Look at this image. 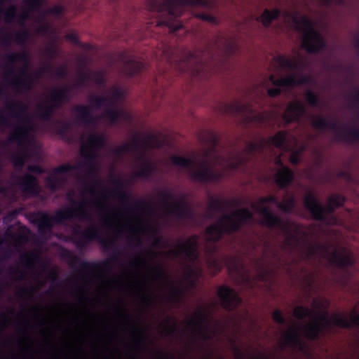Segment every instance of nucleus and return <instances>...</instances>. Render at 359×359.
Here are the masks:
<instances>
[{
  "instance_id": "f257e3e1",
  "label": "nucleus",
  "mask_w": 359,
  "mask_h": 359,
  "mask_svg": "<svg viewBox=\"0 0 359 359\" xmlns=\"http://www.w3.org/2000/svg\"><path fill=\"white\" fill-rule=\"evenodd\" d=\"M93 241H99L105 252H112L109 258L100 262H88L81 260L79 257L67 251L68 257L70 258L69 264L72 267H76L78 265L81 270L100 271L102 269H109L111 262L119 261V257L122 254L121 248L117 246L114 239L104 238L96 226L92 225L84 230H80L77 227L73 229L72 241L78 249L85 250L88 245Z\"/></svg>"
},
{
  "instance_id": "f03ea898",
  "label": "nucleus",
  "mask_w": 359,
  "mask_h": 359,
  "mask_svg": "<svg viewBox=\"0 0 359 359\" xmlns=\"http://www.w3.org/2000/svg\"><path fill=\"white\" fill-rule=\"evenodd\" d=\"M5 109L8 112L9 117L17 118L19 123L14 126L13 131L10 134L8 141L15 143L22 148L20 154L11 157V161L15 168H22L27 158V143L29 141V133L32 130L30 118L26 115L27 106L21 101L6 102Z\"/></svg>"
},
{
  "instance_id": "7ed1b4c3",
  "label": "nucleus",
  "mask_w": 359,
  "mask_h": 359,
  "mask_svg": "<svg viewBox=\"0 0 359 359\" xmlns=\"http://www.w3.org/2000/svg\"><path fill=\"white\" fill-rule=\"evenodd\" d=\"M67 199L71 203L72 207L57 210L54 216H50L46 212H36L32 215V222L37 225L40 233L50 231L54 224H62L65 221L73 218H76L80 221L91 219L90 212L85 208V206L88 205L86 201H77L74 200L72 191L67 194Z\"/></svg>"
},
{
  "instance_id": "20e7f679",
  "label": "nucleus",
  "mask_w": 359,
  "mask_h": 359,
  "mask_svg": "<svg viewBox=\"0 0 359 359\" xmlns=\"http://www.w3.org/2000/svg\"><path fill=\"white\" fill-rule=\"evenodd\" d=\"M212 7L210 0H152L150 10L158 13H165L166 18L157 22V26H165L170 32H175L183 27V25L177 20L186 7Z\"/></svg>"
},
{
  "instance_id": "39448f33",
  "label": "nucleus",
  "mask_w": 359,
  "mask_h": 359,
  "mask_svg": "<svg viewBox=\"0 0 359 359\" xmlns=\"http://www.w3.org/2000/svg\"><path fill=\"white\" fill-rule=\"evenodd\" d=\"M252 219L253 213L246 208H240L231 213H224L217 223L206 228L205 233L208 236V241L217 243L224 234L231 235L238 232Z\"/></svg>"
},
{
  "instance_id": "423d86ee",
  "label": "nucleus",
  "mask_w": 359,
  "mask_h": 359,
  "mask_svg": "<svg viewBox=\"0 0 359 359\" xmlns=\"http://www.w3.org/2000/svg\"><path fill=\"white\" fill-rule=\"evenodd\" d=\"M6 62L7 71L4 79L17 92L29 91L32 88L33 76L25 69L19 71L20 76L15 74L13 65L18 62H22L25 67L29 65V53L26 50L20 53H11L4 57Z\"/></svg>"
},
{
  "instance_id": "0eeeda50",
  "label": "nucleus",
  "mask_w": 359,
  "mask_h": 359,
  "mask_svg": "<svg viewBox=\"0 0 359 359\" xmlns=\"http://www.w3.org/2000/svg\"><path fill=\"white\" fill-rule=\"evenodd\" d=\"M258 203L259 205L253 203L252 208L259 212L261 217L259 223L269 229H278L280 230L287 236L285 240V245L291 246L292 241L294 238V236L290 233L289 224L279 216L275 215L269 207H261V205L264 204L272 203L278 208L279 201L277 196L269 195L265 197H260L258 199Z\"/></svg>"
},
{
  "instance_id": "6e6552de",
  "label": "nucleus",
  "mask_w": 359,
  "mask_h": 359,
  "mask_svg": "<svg viewBox=\"0 0 359 359\" xmlns=\"http://www.w3.org/2000/svg\"><path fill=\"white\" fill-rule=\"evenodd\" d=\"M297 29L303 33L302 48L309 53L318 54L326 49L327 42L324 36L314 27L313 22L306 15L292 18Z\"/></svg>"
},
{
  "instance_id": "1a4fd4ad",
  "label": "nucleus",
  "mask_w": 359,
  "mask_h": 359,
  "mask_svg": "<svg viewBox=\"0 0 359 359\" xmlns=\"http://www.w3.org/2000/svg\"><path fill=\"white\" fill-rule=\"evenodd\" d=\"M171 162L175 165L190 168V177L192 180L208 184L210 182L217 183L224 177V173L220 171L212 170L207 161H201L198 165V170L194 169L196 162L191 158L184 157L178 155H172L170 158Z\"/></svg>"
},
{
  "instance_id": "9d476101",
  "label": "nucleus",
  "mask_w": 359,
  "mask_h": 359,
  "mask_svg": "<svg viewBox=\"0 0 359 359\" xmlns=\"http://www.w3.org/2000/svg\"><path fill=\"white\" fill-rule=\"evenodd\" d=\"M312 126L317 130L330 129L335 132V137L338 141H344L352 144L359 142V128H348L343 125V131L339 130L340 123L336 121H329L322 116H313L311 118Z\"/></svg>"
},
{
  "instance_id": "9b49d317",
  "label": "nucleus",
  "mask_w": 359,
  "mask_h": 359,
  "mask_svg": "<svg viewBox=\"0 0 359 359\" xmlns=\"http://www.w3.org/2000/svg\"><path fill=\"white\" fill-rule=\"evenodd\" d=\"M304 208L311 213L312 218L327 224H336L337 218L333 215L337 209L327 203L323 206L313 192L306 194L303 199Z\"/></svg>"
},
{
  "instance_id": "f8f14e48",
  "label": "nucleus",
  "mask_w": 359,
  "mask_h": 359,
  "mask_svg": "<svg viewBox=\"0 0 359 359\" xmlns=\"http://www.w3.org/2000/svg\"><path fill=\"white\" fill-rule=\"evenodd\" d=\"M159 195L168 215L174 216L179 219H191L194 217L193 210L183 197L179 201L170 203V201L176 198V195L172 191L163 189L159 192Z\"/></svg>"
},
{
  "instance_id": "ddd939ff",
  "label": "nucleus",
  "mask_w": 359,
  "mask_h": 359,
  "mask_svg": "<svg viewBox=\"0 0 359 359\" xmlns=\"http://www.w3.org/2000/svg\"><path fill=\"white\" fill-rule=\"evenodd\" d=\"M338 315L343 316L340 313H338ZM316 316L317 318L315 320L305 325L304 327V336L309 341L319 340L322 336L332 329V325L337 326L334 323L332 318L337 316V314L332 316L330 318L327 311L316 312Z\"/></svg>"
},
{
  "instance_id": "4468645a",
  "label": "nucleus",
  "mask_w": 359,
  "mask_h": 359,
  "mask_svg": "<svg viewBox=\"0 0 359 359\" xmlns=\"http://www.w3.org/2000/svg\"><path fill=\"white\" fill-rule=\"evenodd\" d=\"M28 173L21 177H15V184L20 188L22 192L27 196H36L39 194L41 188L38 178L32 173L41 175L45 170L39 165H29L27 166Z\"/></svg>"
},
{
  "instance_id": "2eb2a0df",
  "label": "nucleus",
  "mask_w": 359,
  "mask_h": 359,
  "mask_svg": "<svg viewBox=\"0 0 359 359\" xmlns=\"http://www.w3.org/2000/svg\"><path fill=\"white\" fill-rule=\"evenodd\" d=\"M265 146H266V142L264 138H262L259 142H248L245 149L246 156H243L240 153L233 154L232 161L226 164L227 168L231 170H238L248 162L251 156H254L257 151H262Z\"/></svg>"
},
{
  "instance_id": "dca6fc26",
  "label": "nucleus",
  "mask_w": 359,
  "mask_h": 359,
  "mask_svg": "<svg viewBox=\"0 0 359 359\" xmlns=\"http://www.w3.org/2000/svg\"><path fill=\"white\" fill-rule=\"evenodd\" d=\"M198 237L193 235L189 237L184 242L179 241L177 248L171 250L169 254L175 257L184 255L186 260L194 262L198 259Z\"/></svg>"
},
{
  "instance_id": "f3484780",
  "label": "nucleus",
  "mask_w": 359,
  "mask_h": 359,
  "mask_svg": "<svg viewBox=\"0 0 359 359\" xmlns=\"http://www.w3.org/2000/svg\"><path fill=\"white\" fill-rule=\"evenodd\" d=\"M234 108L238 113L243 114L247 123H252L259 127L270 124L271 115L266 111H256L248 104L236 103Z\"/></svg>"
},
{
  "instance_id": "a211bd4d",
  "label": "nucleus",
  "mask_w": 359,
  "mask_h": 359,
  "mask_svg": "<svg viewBox=\"0 0 359 359\" xmlns=\"http://www.w3.org/2000/svg\"><path fill=\"white\" fill-rule=\"evenodd\" d=\"M123 93L121 88L116 86L112 87L111 95L109 96L108 107L102 114V117L112 125L118 123L126 116V112L123 110L114 108L116 103L123 98Z\"/></svg>"
},
{
  "instance_id": "6ab92c4d",
  "label": "nucleus",
  "mask_w": 359,
  "mask_h": 359,
  "mask_svg": "<svg viewBox=\"0 0 359 359\" xmlns=\"http://www.w3.org/2000/svg\"><path fill=\"white\" fill-rule=\"evenodd\" d=\"M217 295L222 307L227 311H233L241 304L242 299L231 287L222 285L217 290Z\"/></svg>"
},
{
  "instance_id": "aec40b11",
  "label": "nucleus",
  "mask_w": 359,
  "mask_h": 359,
  "mask_svg": "<svg viewBox=\"0 0 359 359\" xmlns=\"http://www.w3.org/2000/svg\"><path fill=\"white\" fill-rule=\"evenodd\" d=\"M210 318V311L200 309L194 318L190 319L188 322L189 325L198 327V335L203 341H208L212 339V335L208 332Z\"/></svg>"
},
{
  "instance_id": "412c9836",
  "label": "nucleus",
  "mask_w": 359,
  "mask_h": 359,
  "mask_svg": "<svg viewBox=\"0 0 359 359\" xmlns=\"http://www.w3.org/2000/svg\"><path fill=\"white\" fill-rule=\"evenodd\" d=\"M330 264L340 269H346L351 267L355 264L353 254L344 248L341 251L333 250L328 257Z\"/></svg>"
},
{
  "instance_id": "4be33fe9",
  "label": "nucleus",
  "mask_w": 359,
  "mask_h": 359,
  "mask_svg": "<svg viewBox=\"0 0 359 359\" xmlns=\"http://www.w3.org/2000/svg\"><path fill=\"white\" fill-rule=\"evenodd\" d=\"M62 108L57 102L52 101L49 95L47 100L39 103L36 107V116L43 121H53V116L56 109Z\"/></svg>"
},
{
  "instance_id": "5701e85b",
  "label": "nucleus",
  "mask_w": 359,
  "mask_h": 359,
  "mask_svg": "<svg viewBox=\"0 0 359 359\" xmlns=\"http://www.w3.org/2000/svg\"><path fill=\"white\" fill-rule=\"evenodd\" d=\"M306 109L304 104L300 101L290 102L282 116V118L286 125L294 122H299L306 114Z\"/></svg>"
},
{
  "instance_id": "b1692460",
  "label": "nucleus",
  "mask_w": 359,
  "mask_h": 359,
  "mask_svg": "<svg viewBox=\"0 0 359 359\" xmlns=\"http://www.w3.org/2000/svg\"><path fill=\"white\" fill-rule=\"evenodd\" d=\"M120 59L123 63L126 74L130 77L135 76L145 69V64L143 62L136 60L133 55L126 53H122Z\"/></svg>"
},
{
  "instance_id": "393cba45",
  "label": "nucleus",
  "mask_w": 359,
  "mask_h": 359,
  "mask_svg": "<svg viewBox=\"0 0 359 359\" xmlns=\"http://www.w3.org/2000/svg\"><path fill=\"white\" fill-rule=\"evenodd\" d=\"M276 164L281 167L275 174L276 184L280 189H285L293 182L294 172L290 168L283 165L280 158H276Z\"/></svg>"
},
{
  "instance_id": "a878e982",
  "label": "nucleus",
  "mask_w": 359,
  "mask_h": 359,
  "mask_svg": "<svg viewBox=\"0 0 359 359\" xmlns=\"http://www.w3.org/2000/svg\"><path fill=\"white\" fill-rule=\"evenodd\" d=\"M114 188L107 191L106 189L102 191V196H105L106 194H109L112 196L117 198L123 204L127 205L132 201L131 195L124 190L125 184L120 177L114 178L111 180Z\"/></svg>"
},
{
  "instance_id": "bb28decb",
  "label": "nucleus",
  "mask_w": 359,
  "mask_h": 359,
  "mask_svg": "<svg viewBox=\"0 0 359 359\" xmlns=\"http://www.w3.org/2000/svg\"><path fill=\"white\" fill-rule=\"evenodd\" d=\"M29 38V32L27 29H22L15 32H4L2 29H0V42L4 47L11 46L13 41H15L20 45H24Z\"/></svg>"
},
{
  "instance_id": "cd10ccee",
  "label": "nucleus",
  "mask_w": 359,
  "mask_h": 359,
  "mask_svg": "<svg viewBox=\"0 0 359 359\" xmlns=\"http://www.w3.org/2000/svg\"><path fill=\"white\" fill-rule=\"evenodd\" d=\"M87 168L88 175H96L98 171V165L96 161L93 162H81L77 165H71L69 163L62 164L55 168V173H67L72 171H77L83 168Z\"/></svg>"
},
{
  "instance_id": "c85d7f7f",
  "label": "nucleus",
  "mask_w": 359,
  "mask_h": 359,
  "mask_svg": "<svg viewBox=\"0 0 359 359\" xmlns=\"http://www.w3.org/2000/svg\"><path fill=\"white\" fill-rule=\"evenodd\" d=\"M74 111L77 113L76 120L83 124L95 125L97 122V117L92 114L90 106L79 104L74 107Z\"/></svg>"
},
{
  "instance_id": "c756f323",
  "label": "nucleus",
  "mask_w": 359,
  "mask_h": 359,
  "mask_svg": "<svg viewBox=\"0 0 359 359\" xmlns=\"http://www.w3.org/2000/svg\"><path fill=\"white\" fill-rule=\"evenodd\" d=\"M284 343L293 348L303 351L305 348V343L301 339L296 329H291L284 335Z\"/></svg>"
},
{
  "instance_id": "7c9ffc66",
  "label": "nucleus",
  "mask_w": 359,
  "mask_h": 359,
  "mask_svg": "<svg viewBox=\"0 0 359 359\" xmlns=\"http://www.w3.org/2000/svg\"><path fill=\"white\" fill-rule=\"evenodd\" d=\"M238 205L236 200H222V199H212L208 205V216L210 218H213L214 215L212 211L222 212L226 208Z\"/></svg>"
},
{
  "instance_id": "2f4dec72",
  "label": "nucleus",
  "mask_w": 359,
  "mask_h": 359,
  "mask_svg": "<svg viewBox=\"0 0 359 359\" xmlns=\"http://www.w3.org/2000/svg\"><path fill=\"white\" fill-rule=\"evenodd\" d=\"M70 88L68 86L63 88H54L50 91L52 101L57 102L61 107L70 100Z\"/></svg>"
},
{
  "instance_id": "473e14b6",
  "label": "nucleus",
  "mask_w": 359,
  "mask_h": 359,
  "mask_svg": "<svg viewBox=\"0 0 359 359\" xmlns=\"http://www.w3.org/2000/svg\"><path fill=\"white\" fill-rule=\"evenodd\" d=\"M334 323L339 327L350 329L352 327H359V314H354L348 319L344 316L337 315L332 318Z\"/></svg>"
},
{
  "instance_id": "72a5a7b5",
  "label": "nucleus",
  "mask_w": 359,
  "mask_h": 359,
  "mask_svg": "<svg viewBox=\"0 0 359 359\" xmlns=\"http://www.w3.org/2000/svg\"><path fill=\"white\" fill-rule=\"evenodd\" d=\"M107 143V139L103 133H92L86 140V142L84 146H86L88 149H93L97 151L104 147Z\"/></svg>"
},
{
  "instance_id": "f704fd0d",
  "label": "nucleus",
  "mask_w": 359,
  "mask_h": 359,
  "mask_svg": "<svg viewBox=\"0 0 359 359\" xmlns=\"http://www.w3.org/2000/svg\"><path fill=\"white\" fill-rule=\"evenodd\" d=\"M138 160L142 161L141 169L135 173L134 177L145 179L151 177L155 170L154 165L143 156H139Z\"/></svg>"
},
{
  "instance_id": "c9c22d12",
  "label": "nucleus",
  "mask_w": 359,
  "mask_h": 359,
  "mask_svg": "<svg viewBox=\"0 0 359 359\" xmlns=\"http://www.w3.org/2000/svg\"><path fill=\"white\" fill-rule=\"evenodd\" d=\"M137 263L140 264L143 266H145L151 269V267L149 266L147 260L143 258L136 259L135 261L130 262V264L132 266H134L137 265ZM151 271H153L154 277L156 280H164L167 278L165 272L161 265L158 264L155 267L151 269Z\"/></svg>"
},
{
  "instance_id": "e433bc0d",
  "label": "nucleus",
  "mask_w": 359,
  "mask_h": 359,
  "mask_svg": "<svg viewBox=\"0 0 359 359\" xmlns=\"http://www.w3.org/2000/svg\"><path fill=\"white\" fill-rule=\"evenodd\" d=\"M287 134L285 130L277 132L273 136L266 140V145H273L278 149H283L286 144Z\"/></svg>"
},
{
  "instance_id": "4c0bfd02",
  "label": "nucleus",
  "mask_w": 359,
  "mask_h": 359,
  "mask_svg": "<svg viewBox=\"0 0 359 359\" xmlns=\"http://www.w3.org/2000/svg\"><path fill=\"white\" fill-rule=\"evenodd\" d=\"M58 174L59 173L55 172L54 169L53 171V175L47 177L46 179V186L48 189L53 193L59 190L65 182V180L63 178L57 176Z\"/></svg>"
},
{
  "instance_id": "58836bf2",
  "label": "nucleus",
  "mask_w": 359,
  "mask_h": 359,
  "mask_svg": "<svg viewBox=\"0 0 359 359\" xmlns=\"http://www.w3.org/2000/svg\"><path fill=\"white\" fill-rule=\"evenodd\" d=\"M280 15V11L278 8L273 10L265 9L260 16L262 22L265 27H269L271 22L277 20Z\"/></svg>"
},
{
  "instance_id": "ea45409f",
  "label": "nucleus",
  "mask_w": 359,
  "mask_h": 359,
  "mask_svg": "<svg viewBox=\"0 0 359 359\" xmlns=\"http://www.w3.org/2000/svg\"><path fill=\"white\" fill-rule=\"evenodd\" d=\"M276 61L280 67L287 68L290 70L298 69L301 65V62L299 60L290 59L284 55L277 56Z\"/></svg>"
},
{
  "instance_id": "a19ab883",
  "label": "nucleus",
  "mask_w": 359,
  "mask_h": 359,
  "mask_svg": "<svg viewBox=\"0 0 359 359\" xmlns=\"http://www.w3.org/2000/svg\"><path fill=\"white\" fill-rule=\"evenodd\" d=\"M297 206V200L294 195L290 196V197L278 204V208L284 213L292 214Z\"/></svg>"
},
{
  "instance_id": "79ce46f5",
  "label": "nucleus",
  "mask_w": 359,
  "mask_h": 359,
  "mask_svg": "<svg viewBox=\"0 0 359 359\" xmlns=\"http://www.w3.org/2000/svg\"><path fill=\"white\" fill-rule=\"evenodd\" d=\"M210 147L204 152L205 157L212 156L216 160H219L220 156L217 154V148L219 144V140L217 135L211 134L210 135Z\"/></svg>"
},
{
  "instance_id": "37998d69",
  "label": "nucleus",
  "mask_w": 359,
  "mask_h": 359,
  "mask_svg": "<svg viewBox=\"0 0 359 359\" xmlns=\"http://www.w3.org/2000/svg\"><path fill=\"white\" fill-rule=\"evenodd\" d=\"M313 311L307 306H297L294 308L293 315L299 319L303 320L306 317L311 318L313 316Z\"/></svg>"
},
{
  "instance_id": "c03bdc74",
  "label": "nucleus",
  "mask_w": 359,
  "mask_h": 359,
  "mask_svg": "<svg viewBox=\"0 0 359 359\" xmlns=\"http://www.w3.org/2000/svg\"><path fill=\"white\" fill-rule=\"evenodd\" d=\"M154 135H149L148 140H142L138 136L135 137L130 143H128L129 150L130 151H138L141 147L148 145V141L154 139Z\"/></svg>"
},
{
  "instance_id": "a18cd8bd",
  "label": "nucleus",
  "mask_w": 359,
  "mask_h": 359,
  "mask_svg": "<svg viewBox=\"0 0 359 359\" xmlns=\"http://www.w3.org/2000/svg\"><path fill=\"white\" fill-rule=\"evenodd\" d=\"M54 132L60 136L67 135L71 129L70 123L63 121H54Z\"/></svg>"
},
{
  "instance_id": "49530a36",
  "label": "nucleus",
  "mask_w": 359,
  "mask_h": 359,
  "mask_svg": "<svg viewBox=\"0 0 359 359\" xmlns=\"http://www.w3.org/2000/svg\"><path fill=\"white\" fill-rule=\"evenodd\" d=\"M269 80L273 85L279 88L280 87H292L291 84L293 82V79L291 78V76L285 78L276 79L274 75H271L269 76Z\"/></svg>"
},
{
  "instance_id": "de8ad7c7",
  "label": "nucleus",
  "mask_w": 359,
  "mask_h": 359,
  "mask_svg": "<svg viewBox=\"0 0 359 359\" xmlns=\"http://www.w3.org/2000/svg\"><path fill=\"white\" fill-rule=\"evenodd\" d=\"M81 155L84 158V162H93L97 158V151L93 149H88L86 146L82 145Z\"/></svg>"
},
{
  "instance_id": "09e8293b",
  "label": "nucleus",
  "mask_w": 359,
  "mask_h": 359,
  "mask_svg": "<svg viewBox=\"0 0 359 359\" xmlns=\"http://www.w3.org/2000/svg\"><path fill=\"white\" fill-rule=\"evenodd\" d=\"M0 13L4 15L6 22H12L17 18V7L15 5H11L6 9H0Z\"/></svg>"
},
{
  "instance_id": "8fccbe9b",
  "label": "nucleus",
  "mask_w": 359,
  "mask_h": 359,
  "mask_svg": "<svg viewBox=\"0 0 359 359\" xmlns=\"http://www.w3.org/2000/svg\"><path fill=\"white\" fill-rule=\"evenodd\" d=\"M177 324L175 318L172 316L168 318L166 323L163 326V330L166 336L173 335L176 333Z\"/></svg>"
},
{
  "instance_id": "3c124183",
  "label": "nucleus",
  "mask_w": 359,
  "mask_h": 359,
  "mask_svg": "<svg viewBox=\"0 0 359 359\" xmlns=\"http://www.w3.org/2000/svg\"><path fill=\"white\" fill-rule=\"evenodd\" d=\"M345 201V196L340 194H333L330 195L327 199V203L336 208L342 207Z\"/></svg>"
},
{
  "instance_id": "603ef678",
  "label": "nucleus",
  "mask_w": 359,
  "mask_h": 359,
  "mask_svg": "<svg viewBox=\"0 0 359 359\" xmlns=\"http://www.w3.org/2000/svg\"><path fill=\"white\" fill-rule=\"evenodd\" d=\"M46 0H26L25 6L28 11H38L45 4Z\"/></svg>"
},
{
  "instance_id": "864d4df0",
  "label": "nucleus",
  "mask_w": 359,
  "mask_h": 359,
  "mask_svg": "<svg viewBox=\"0 0 359 359\" xmlns=\"http://www.w3.org/2000/svg\"><path fill=\"white\" fill-rule=\"evenodd\" d=\"M108 101H109V96H96L92 95L90 97V103L96 108H100L102 106L108 107Z\"/></svg>"
},
{
  "instance_id": "5fc2aeb1",
  "label": "nucleus",
  "mask_w": 359,
  "mask_h": 359,
  "mask_svg": "<svg viewBox=\"0 0 359 359\" xmlns=\"http://www.w3.org/2000/svg\"><path fill=\"white\" fill-rule=\"evenodd\" d=\"M305 100L311 107H318L320 104L319 97L312 90H308L304 95Z\"/></svg>"
},
{
  "instance_id": "6e6d98bb",
  "label": "nucleus",
  "mask_w": 359,
  "mask_h": 359,
  "mask_svg": "<svg viewBox=\"0 0 359 359\" xmlns=\"http://www.w3.org/2000/svg\"><path fill=\"white\" fill-rule=\"evenodd\" d=\"M291 78L293 79V82L291 84L292 86H301L305 84H309L311 82V78L309 75H291Z\"/></svg>"
},
{
  "instance_id": "4d7b16f0",
  "label": "nucleus",
  "mask_w": 359,
  "mask_h": 359,
  "mask_svg": "<svg viewBox=\"0 0 359 359\" xmlns=\"http://www.w3.org/2000/svg\"><path fill=\"white\" fill-rule=\"evenodd\" d=\"M91 80H93L96 85L99 86H104L106 83L104 74L102 72H90Z\"/></svg>"
},
{
  "instance_id": "13d9d810",
  "label": "nucleus",
  "mask_w": 359,
  "mask_h": 359,
  "mask_svg": "<svg viewBox=\"0 0 359 359\" xmlns=\"http://www.w3.org/2000/svg\"><path fill=\"white\" fill-rule=\"evenodd\" d=\"M36 258V255L33 253H25L20 255V260L25 266L29 267L31 262Z\"/></svg>"
},
{
  "instance_id": "bf43d9fd",
  "label": "nucleus",
  "mask_w": 359,
  "mask_h": 359,
  "mask_svg": "<svg viewBox=\"0 0 359 359\" xmlns=\"http://www.w3.org/2000/svg\"><path fill=\"white\" fill-rule=\"evenodd\" d=\"M134 333L137 337V340L135 341V346L137 348H140L145 341V336L142 331L139 330L137 327L133 325Z\"/></svg>"
},
{
  "instance_id": "052dcab7",
  "label": "nucleus",
  "mask_w": 359,
  "mask_h": 359,
  "mask_svg": "<svg viewBox=\"0 0 359 359\" xmlns=\"http://www.w3.org/2000/svg\"><path fill=\"white\" fill-rule=\"evenodd\" d=\"M195 17L196 18L201 19L202 20L211 22L212 24H217V20L216 18L212 15L204 13H197L195 14Z\"/></svg>"
},
{
  "instance_id": "680f3d73",
  "label": "nucleus",
  "mask_w": 359,
  "mask_h": 359,
  "mask_svg": "<svg viewBox=\"0 0 359 359\" xmlns=\"http://www.w3.org/2000/svg\"><path fill=\"white\" fill-rule=\"evenodd\" d=\"M134 208L137 210H147L148 212L153 210L151 206L144 201H135Z\"/></svg>"
},
{
  "instance_id": "e2e57ef3",
  "label": "nucleus",
  "mask_w": 359,
  "mask_h": 359,
  "mask_svg": "<svg viewBox=\"0 0 359 359\" xmlns=\"http://www.w3.org/2000/svg\"><path fill=\"white\" fill-rule=\"evenodd\" d=\"M90 80H91L90 73L81 72L79 74L78 84L79 86H86Z\"/></svg>"
},
{
  "instance_id": "0e129e2a",
  "label": "nucleus",
  "mask_w": 359,
  "mask_h": 359,
  "mask_svg": "<svg viewBox=\"0 0 359 359\" xmlns=\"http://www.w3.org/2000/svg\"><path fill=\"white\" fill-rule=\"evenodd\" d=\"M273 320L279 325H285V318L283 316V313L279 309H276L272 313Z\"/></svg>"
},
{
  "instance_id": "69168bd1",
  "label": "nucleus",
  "mask_w": 359,
  "mask_h": 359,
  "mask_svg": "<svg viewBox=\"0 0 359 359\" xmlns=\"http://www.w3.org/2000/svg\"><path fill=\"white\" fill-rule=\"evenodd\" d=\"M53 69L54 66L51 63H48L36 72L35 74L36 79L39 78L41 75L44 74H50L53 71Z\"/></svg>"
},
{
  "instance_id": "338daca9",
  "label": "nucleus",
  "mask_w": 359,
  "mask_h": 359,
  "mask_svg": "<svg viewBox=\"0 0 359 359\" xmlns=\"http://www.w3.org/2000/svg\"><path fill=\"white\" fill-rule=\"evenodd\" d=\"M63 11V6L57 4L47 9L46 13L53 15H60L62 13Z\"/></svg>"
},
{
  "instance_id": "774afa93",
  "label": "nucleus",
  "mask_w": 359,
  "mask_h": 359,
  "mask_svg": "<svg viewBox=\"0 0 359 359\" xmlns=\"http://www.w3.org/2000/svg\"><path fill=\"white\" fill-rule=\"evenodd\" d=\"M68 70L66 66L61 65L55 69V74L57 79H63L68 75Z\"/></svg>"
}]
</instances>
